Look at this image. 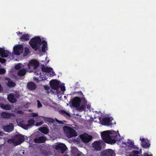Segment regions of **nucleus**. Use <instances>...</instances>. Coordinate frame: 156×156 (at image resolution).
<instances>
[{
    "instance_id": "1",
    "label": "nucleus",
    "mask_w": 156,
    "mask_h": 156,
    "mask_svg": "<svg viewBox=\"0 0 156 156\" xmlns=\"http://www.w3.org/2000/svg\"><path fill=\"white\" fill-rule=\"evenodd\" d=\"M101 137L103 141L106 143L112 144L115 143L118 138L117 133H112L110 131H106L102 132Z\"/></svg>"
},
{
    "instance_id": "2",
    "label": "nucleus",
    "mask_w": 156,
    "mask_h": 156,
    "mask_svg": "<svg viewBox=\"0 0 156 156\" xmlns=\"http://www.w3.org/2000/svg\"><path fill=\"white\" fill-rule=\"evenodd\" d=\"M41 41L39 36H36L31 38L29 43L32 48L36 51L39 49L41 45Z\"/></svg>"
},
{
    "instance_id": "3",
    "label": "nucleus",
    "mask_w": 156,
    "mask_h": 156,
    "mask_svg": "<svg viewBox=\"0 0 156 156\" xmlns=\"http://www.w3.org/2000/svg\"><path fill=\"white\" fill-rule=\"evenodd\" d=\"M39 62L37 60L35 59H33L30 60L27 66L28 68L31 69V72H34L35 73H37V74H41V72L39 70V71H36V70L37 68L39 67Z\"/></svg>"
},
{
    "instance_id": "4",
    "label": "nucleus",
    "mask_w": 156,
    "mask_h": 156,
    "mask_svg": "<svg viewBox=\"0 0 156 156\" xmlns=\"http://www.w3.org/2000/svg\"><path fill=\"white\" fill-rule=\"evenodd\" d=\"M24 141V136L20 134L16 135L12 139H10V142H12L15 146L20 144Z\"/></svg>"
},
{
    "instance_id": "5",
    "label": "nucleus",
    "mask_w": 156,
    "mask_h": 156,
    "mask_svg": "<svg viewBox=\"0 0 156 156\" xmlns=\"http://www.w3.org/2000/svg\"><path fill=\"white\" fill-rule=\"evenodd\" d=\"M64 129L66 132L67 136L69 138L77 136V134L76 131L70 127L66 126L64 127Z\"/></svg>"
},
{
    "instance_id": "6",
    "label": "nucleus",
    "mask_w": 156,
    "mask_h": 156,
    "mask_svg": "<svg viewBox=\"0 0 156 156\" xmlns=\"http://www.w3.org/2000/svg\"><path fill=\"white\" fill-rule=\"evenodd\" d=\"M55 148L59 153H63L66 150L67 147L65 144L60 143L55 146Z\"/></svg>"
},
{
    "instance_id": "7",
    "label": "nucleus",
    "mask_w": 156,
    "mask_h": 156,
    "mask_svg": "<svg viewBox=\"0 0 156 156\" xmlns=\"http://www.w3.org/2000/svg\"><path fill=\"white\" fill-rule=\"evenodd\" d=\"M23 50V47L21 44H18L13 48V51L15 54L19 55L20 53H22Z\"/></svg>"
},
{
    "instance_id": "8",
    "label": "nucleus",
    "mask_w": 156,
    "mask_h": 156,
    "mask_svg": "<svg viewBox=\"0 0 156 156\" xmlns=\"http://www.w3.org/2000/svg\"><path fill=\"white\" fill-rule=\"evenodd\" d=\"M50 85L51 89L54 90H57L60 87L59 82L56 80H53L51 81Z\"/></svg>"
},
{
    "instance_id": "9",
    "label": "nucleus",
    "mask_w": 156,
    "mask_h": 156,
    "mask_svg": "<svg viewBox=\"0 0 156 156\" xmlns=\"http://www.w3.org/2000/svg\"><path fill=\"white\" fill-rule=\"evenodd\" d=\"M71 101L73 107L75 108H78L80 105L81 99L79 97H76L71 100Z\"/></svg>"
},
{
    "instance_id": "10",
    "label": "nucleus",
    "mask_w": 156,
    "mask_h": 156,
    "mask_svg": "<svg viewBox=\"0 0 156 156\" xmlns=\"http://www.w3.org/2000/svg\"><path fill=\"white\" fill-rule=\"evenodd\" d=\"M80 138L83 142L86 143L89 142L92 139V136L87 134L84 133L81 135Z\"/></svg>"
},
{
    "instance_id": "11",
    "label": "nucleus",
    "mask_w": 156,
    "mask_h": 156,
    "mask_svg": "<svg viewBox=\"0 0 156 156\" xmlns=\"http://www.w3.org/2000/svg\"><path fill=\"white\" fill-rule=\"evenodd\" d=\"M34 123V120L33 119H30L28 120V124H25L22 122H20V126L24 129H27L29 126L33 125Z\"/></svg>"
},
{
    "instance_id": "12",
    "label": "nucleus",
    "mask_w": 156,
    "mask_h": 156,
    "mask_svg": "<svg viewBox=\"0 0 156 156\" xmlns=\"http://www.w3.org/2000/svg\"><path fill=\"white\" fill-rule=\"evenodd\" d=\"M114 151L111 149L103 151L101 153V156H113Z\"/></svg>"
},
{
    "instance_id": "13",
    "label": "nucleus",
    "mask_w": 156,
    "mask_h": 156,
    "mask_svg": "<svg viewBox=\"0 0 156 156\" xmlns=\"http://www.w3.org/2000/svg\"><path fill=\"white\" fill-rule=\"evenodd\" d=\"M46 137L45 136L37 137L34 139V142L36 143H43L46 140Z\"/></svg>"
},
{
    "instance_id": "14",
    "label": "nucleus",
    "mask_w": 156,
    "mask_h": 156,
    "mask_svg": "<svg viewBox=\"0 0 156 156\" xmlns=\"http://www.w3.org/2000/svg\"><path fill=\"white\" fill-rule=\"evenodd\" d=\"M99 120L103 125L107 126L112 125V124L110 122V119L109 117L103 118L101 120L100 119Z\"/></svg>"
},
{
    "instance_id": "15",
    "label": "nucleus",
    "mask_w": 156,
    "mask_h": 156,
    "mask_svg": "<svg viewBox=\"0 0 156 156\" xmlns=\"http://www.w3.org/2000/svg\"><path fill=\"white\" fill-rule=\"evenodd\" d=\"M140 140L141 141V145L143 147L145 148H148L150 145L149 141L147 139L144 138H140Z\"/></svg>"
},
{
    "instance_id": "16",
    "label": "nucleus",
    "mask_w": 156,
    "mask_h": 156,
    "mask_svg": "<svg viewBox=\"0 0 156 156\" xmlns=\"http://www.w3.org/2000/svg\"><path fill=\"white\" fill-rule=\"evenodd\" d=\"M92 147L97 151H100L102 148L101 142L99 141H95L92 144Z\"/></svg>"
},
{
    "instance_id": "17",
    "label": "nucleus",
    "mask_w": 156,
    "mask_h": 156,
    "mask_svg": "<svg viewBox=\"0 0 156 156\" xmlns=\"http://www.w3.org/2000/svg\"><path fill=\"white\" fill-rule=\"evenodd\" d=\"M27 86L28 89L30 90H34L37 87L36 84L32 82H30L28 83Z\"/></svg>"
},
{
    "instance_id": "18",
    "label": "nucleus",
    "mask_w": 156,
    "mask_h": 156,
    "mask_svg": "<svg viewBox=\"0 0 156 156\" xmlns=\"http://www.w3.org/2000/svg\"><path fill=\"white\" fill-rule=\"evenodd\" d=\"M8 52L4 48H0V56L3 58H6L8 56Z\"/></svg>"
},
{
    "instance_id": "19",
    "label": "nucleus",
    "mask_w": 156,
    "mask_h": 156,
    "mask_svg": "<svg viewBox=\"0 0 156 156\" xmlns=\"http://www.w3.org/2000/svg\"><path fill=\"white\" fill-rule=\"evenodd\" d=\"M71 151L75 156H80L81 155V153H80L78 148L76 147H73Z\"/></svg>"
},
{
    "instance_id": "20",
    "label": "nucleus",
    "mask_w": 156,
    "mask_h": 156,
    "mask_svg": "<svg viewBox=\"0 0 156 156\" xmlns=\"http://www.w3.org/2000/svg\"><path fill=\"white\" fill-rule=\"evenodd\" d=\"M30 38V36L28 34H22L20 37V40L23 41H27Z\"/></svg>"
},
{
    "instance_id": "21",
    "label": "nucleus",
    "mask_w": 156,
    "mask_h": 156,
    "mask_svg": "<svg viewBox=\"0 0 156 156\" xmlns=\"http://www.w3.org/2000/svg\"><path fill=\"white\" fill-rule=\"evenodd\" d=\"M41 44L43 45L42 46V51L43 52H46L47 48V42L45 40H43L42 41Z\"/></svg>"
},
{
    "instance_id": "22",
    "label": "nucleus",
    "mask_w": 156,
    "mask_h": 156,
    "mask_svg": "<svg viewBox=\"0 0 156 156\" xmlns=\"http://www.w3.org/2000/svg\"><path fill=\"white\" fill-rule=\"evenodd\" d=\"M123 144L126 146L133 148H136V146H134L133 142L130 140H129L127 143H124Z\"/></svg>"
},
{
    "instance_id": "23",
    "label": "nucleus",
    "mask_w": 156,
    "mask_h": 156,
    "mask_svg": "<svg viewBox=\"0 0 156 156\" xmlns=\"http://www.w3.org/2000/svg\"><path fill=\"white\" fill-rule=\"evenodd\" d=\"M17 96L16 95H14L13 94H10V103H14L17 101L16 98H18Z\"/></svg>"
},
{
    "instance_id": "24",
    "label": "nucleus",
    "mask_w": 156,
    "mask_h": 156,
    "mask_svg": "<svg viewBox=\"0 0 156 156\" xmlns=\"http://www.w3.org/2000/svg\"><path fill=\"white\" fill-rule=\"evenodd\" d=\"M41 70L44 72L50 73L52 71H53V69L50 67H42Z\"/></svg>"
},
{
    "instance_id": "25",
    "label": "nucleus",
    "mask_w": 156,
    "mask_h": 156,
    "mask_svg": "<svg viewBox=\"0 0 156 156\" xmlns=\"http://www.w3.org/2000/svg\"><path fill=\"white\" fill-rule=\"evenodd\" d=\"M39 130L41 132L44 134H47L48 133L49 131L48 129L45 127L40 128Z\"/></svg>"
},
{
    "instance_id": "26",
    "label": "nucleus",
    "mask_w": 156,
    "mask_h": 156,
    "mask_svg": "<svg viewBox=\"0 0 156 156\" xmlns=\"http://www.w3.org/2000/svg\"><path fill=\"white\" fill-rule=\"evenodd\" d=\"M26 72V70L25 69H23L19 71L17 73L18 76H24Z\"/></svg>"
},
{
    "instance_id": "27",
    "label": "nucleus",
    "mask_w": 156,
    "mask_h": 156,
    "mask_svg": "<svg viewBox=\"0 0 156 156\" xmlns=\"http://www.w3.org/2000/svg\"><path fill=\"white\" fill-rule=\"evenodd\" d=\"M0 106L1 108L5 110H10V105H5L3 103L0 104Z\"/></svg>"
},
{
    "instance_id": "28",
    "label": "nucleus",
    "mask_w": 156,
    "mask_h": 156,
    "mask_svg": "<svg viewBox=\"0 0 156 156\" xmlns=\"http://www.w3.org/2000/svg\"><path fill=\"white\" fill-rule=\"evenodd\" d=\"M59 113L64 116H70V114L66 112L65 111L63 110H59Z\"/></svg>"
},
{
    "instance_id": "29",
    "label": "nucleus",
    "mask_w": 156,
    "mask_h": 156,
    "mask_svg": "<svg viewBox=\"0 0 156 156\" xmlns=\"http://www.w3.org/2000/svg\"><path fill=\"white\" fill-rule=\"evenodd\" d=\"M1 116L4 118H9L10 117V113L3 112L1 113Z\"/></svg>"
},
{
    "instance_id": "30",
    "label": "nucleus",
    "mask_w": 156,
    "mask_h": 156,
    "mask_svg": "<svg viewBox=\"0 0 156 156\" xmlns=\"http://www.w3.org/2000/svg\"><path fill=\"white\" fill-rule=\"evenodd\" d=\"M139 152L138 151L133 150L130 154L129 156H140L138 154Z\"/></svg>"
},
{
    "instance_id": "31",
    "label": "nucleus",
    "mask_w": 156,
    "mask_h": 156,
    "mask_svg": "<svg viewBox=\"0 0 156 156\" xmlns=\"http://www.w3.org/2000/svg\"><path fill=\"white\" fill-rule=\"evenodd\" d=\"M44 121L45 122H48L51 123H53L54 122V120L52 118L47 117H46L44 118Z\"/></svg>"
},
{
    "instance_id": "32",
    "label": "nucleus",
    "mask_w": 156,
    "mask_h": 156,
    "mask_svg": "<svg viewBox=\"0 0 156 156\" xmlns=\"http://www.w3.org/2000/svg\"><path fill=\"white\" fill-rule=\"evenodd\" d=\"M22 64L21 63H18L15 66V68L16 69L18 70L20 69L22 67Z\"/></svg>"
},
{
    "instance_id": "33",
    "label": "nucleus",
    "mask_w": 156,
    "mask_h": 156,
    "mask_svg": "<svg viewBox=\"0 0 156 156\" xmlns=\"http://www.w3.org/2000/svg\"><path fill=\"white\" fill-rule=\"evenodd\" d=\"M86 106L85 105H82L78 107L79 111H82L84 110L85 109Z\"/></svg>"
},
{
    "instance_id": "34",
    "label": "nucleus",
    "mask_w": 156,
    "mask_h": 156,
    "mask_svg": "<svg viewBox=\"0 0 156 156\" xmlns=\"http://www.w3.org/2000/svg\"><path fill=\"white\" fill-rule=\"evenodd\" d=\"M29 50L28 48L27 47H25L24 48L25 55H28L29 54Z\"/></svg>"
},
{
    "instance_id": "35",
    "label": "nucleus",
    "mask_w": 156,
    "mask_h": 156,
    "mask_svg": "<svg viewBox=\"0 0 156 156\" xmlns=\"http://www.w3.org/2000/svg\"><path fill=\"white\" fill-rule=\"evenodd\" d=\"M3 129L4 131H10V125L4 126L3 128Z\"/></svg>"
},
{
    "instance_id": "36",
    "label": "nucleus",
    "mask_w": 156,
    "mask_h": 156,
    "mask_svg": "<svg viewBox=\"0 0 156 156\" xmlns=\"http://www.w3.org/2000/svg\"><path fill=\"white\" fill-rule=\"evenodd\" d=\"M6 72L5 70L3 68L0 69V74H4Z\"/></svg>"
},
{
    "instance_id": "37",
    "label": "nucleus",
    "mask_w": 156,
    "mask_h": 156,
    "mask_svg": "<svg viewBox=\"0 0 156 156\" xmlns=\"http://www.w3.org/2000/svg\"><path fill=\"white\" fill-rule=\"evenodd\" d=\"M81 101L85 105H86L87 103V101L84 98H82L81 99Z\"/></svg>"
},
{
    "instance_id": "38",
    "label": "nucleus",
    "mask_w": 156,
    "mask_h": 156,
    "mask_svg": "<svg viewBox=\"0 0 156 156\" xmlns=\"http://www.w3.org/2000/svg\"><path fill=\"white\" fill-rule=\"evenodd\" d=\"M16 85L15 83L10 80V87H15Z\"/></svg>"
},
{
    "instance_id": "39",
    "label": "nucleus",
    "mask_w": 156,
    "mask_h": 156,
    "mask_svg": "<svg viewBox=\"0 0 156 156\" xmlns=\"http://www.w3.org/2000/svg\"><path fill=\"white\" fill-rule=\"evenodd\" d=\"M44 89L47 91L49 90L50 89V87L47 85H44Z\"/></svg>"
},
{
    "instance_id": "40",
    "label": "nucleus",
    "mask_w": 156,
    "mask_h": 156,
    "mask_svg": "<svg viewBox=\"0 0 156 156\" xmlns=\"http://www.w3.org/2000/svg\"><path fill=\"white\" fill-rule=\"evenodd\" d=\"M6 62V60L4 58H0V62L2 63H4Z\"/></svg>"
},
{
    "instance_id": "41",
    "label": "nucleus",
    "mask_w": 156,
    "mask_h": 156,
    "mask_svg": "<svg viewBox=\"0 0 156 156\" xmlns=\"http://www.w3.org/2000/svg\"><path fill=\"white\" fill-rule=\"evenodd\" d=\"M37 107L38 108H39L41 107L42 106V105L41 103L40 102V101L38 100L37 101Z\"/></svg>"
},
{
    "instance_id": "42",
    "label": "nucleus",
    "mask_w": 156,
    "mask_h": 156,
    "mask_svg": "<svg viewBox=\"0 0 156 156\" xmlns=\"http://www.w3.org/2000/svg\"><path fill=\"white\" fill-rule=\"evenodd\" d=\"M38 116V115L35 113H32L31 114V116L33 117H36Z\"/></svg>"
},
{
    "instance_id": "43",
    "label": "nucleus",
    "mask_w": 156,
    "mask_h": 156,
    "mask_svg": "<svg viewBox=\"0 0 156 156\" xmlns=\"http://www.w3.org/2000/svg\"><path fill=\"white\" fill-rule=\"evenodd\" d=\"M60 88L61 90L62 91H64L66 89H65V86H60Z\"/></svg>"
},
{
    "instance_id": "44",
    "label": "nucleus",
    "mask_w": 156,
    "mask_h": 156,
    "mask_svg": "<svg viewBox=\"0 0 156 156\" xmlns=\"http://www.w3.org/2000/svg\"><path fill=\"white\" fill-rule=\"evenodd\" d=\"M42 122H37L36 123V125L37 126H39L42 125Z\"/></svg>"
},
{
    "instance_id": "45",
    "label": "nucleus",
    "mask_w": 156,
    "mask_h": 156,
    "mask_svg": "<svg viewBox=\"0 0 156 156\" xmlns=\"http://www.w3.org/2000/svg\"><path fill=\"white\" fill-rule=\"evenodd\" d=\"M8 80V83H7V86L9 87H10V78H8L6 79Z\"/></svg>"
},
{
    "instance_id": "46",
    "label": "nucleus",
    "mask_w": 156,
    "mask_h": 156,
    "mask_svg": "<svg viewBox=\"0 0 156 156\" xmlns=\"http://www.w3.org/2000/svg\"><path fill=\"white\" fill-rule=\"evenodd\" d=\"M144 156H152V154H149L148 153H145L144 154Z\"/></svg>"
},
{
    "instance_id": "47",
    "label": "nucleus",
    "mask_w": 156,
    "mask_h": 156,
    "mask_svg": "<svg viewBox=\"0 0 156 156\" xmlns=\"http://www.w3.org/2000/svg\"><path fill=\"white\" fill-rule=\"evenodd\" d=\"M13 129V126L12 123H10V131H12Z\"/></svg>"
},
{
    "instance_id": "48",
    "label": "nucleus",
    "mask_w": 156,
    "mask_h": 156,
    "mask_svg": "<svg viewBox=\"0 0 156 156\" xmlns=\"http://www.w3.org/2000/svg\"><path fill=\"white\" fill-rule=\"evenodd\" d=\"M51 72V73H50V76H53L55 75V73L53 71H52Z\"/></svg>"
},
{
    "instance_id": "49",
    "label": "nucleus",
    "mask_w": 156,
    "mask_h": 156,
    "mask_svg": "<svg viewBox=\"0 0 156 156\" xmlns=\"http://www.w3.org/2000/svg\"><path fill=\"white\" fill-rule=\"evenodd\" d=\"M56 121L57 122L59 123H61V124H62L63 123V122L62 121H60L58 120H57V119H56Z\"/></svg>"
},
{
    "instance_id": "50",
    "label": "nucleus",
    "mask_w": 156,
    "mask_h": 156,
    "mask_svg": "<svg viewBox=\"0 0 156 156\" xmlns=\"http://www.w3.org/2000/svg\"><path fill=\"white\" fill-rule=\"evenodd\" d=\"M7 99L9 101H10V94L8 95Z\"/></svg>"
},
{
    "instance_id": "51",
    "label": "nucleus",
    "mask_w": 156,
    "mask_h": 156,
    "mask_svg": "<svg viewBox=\"0 0 156 156\" xmlns=\"http://www.w3.org/2000/svg\"><path fill=\"white\" fill-rule=\"evenodd\" d=\"M3 90L2 88V87L1 85L0 84V92L2 91Z\"/></svg>"
},
{
    "instance_id": "52",
    "label": "nucleus",
    "mask_w": 156,
    "mask_h": 156,
    "mask_svg": "<svg viewBox=\"0 0 156 156\" xmlns=\"http://www.w3.org/2000/svg\"><path fill=\"white\" fill-rule=\"evenodd\" d=\"M17 113H23V112L22 111H17Z\"/></svg>"
},
{
    "instance_id": "53",
    "label": "nucleus",
    "mask_w": 156,
    "mask_h": 156,
    "mask_svg": "<svg viewBox=\"0 0 156 156\" xmlns=\"http://www.w3.org/2000/svg\"><path fill=\"white\" fill-rule=\"evenodd\" d=\"M13 77L15 79H18V77L16 76H13Z\"/></svg>"
},
{
    "instance_id": "54",
    "label": "nucleus",
    "mask_w": 156,
    "mask_h": 156,
    "mask_svg": "<svg viewBox=\"0 0 156 156\" xmlns=\"http://www.w3.org/2000/svg\"><path fill=\"white\" fill-rule=\"evenodd\" d=\"M18 34H22V32H18L17 33Z\"/></svg>"
},
{
    "instance_id": "55",
    "label": "nucleus",
    "mask_w": 156,
    "mask_h": 156,
    "mask_svg": "<svg viewBox=\"0 0 156 156\" xmlns=\"http://www.w3.org/2000/svg\"><path fill=\"white\" fill-rule=\"evenodd\" d=\"M78 92L80 93L82 95H83V93L81 91H79Z\"/></svg>"
},
{
    "instance_id": "56",
    "label": "nucleus",
    "mask_w": 156,
    "mask_h": 156,
    "mask_svg": "<svg viewBox=\"0 0 156 156\" xmlns=\"http://www.w3.org/2000/svg\"><path fill=\"white\" fill-rule=\"evenodd\" d=\"M9 142H10V139H9L8 140V143H9Z\"/></svg>"
},
{
    "instance_id": "57",
    "label": "nucleus",
    "mask_w": 156,
    "mask_h": 156,
    "mask_svg": "<svg viewBox=\"0 0 156 156\" xmlns=\"http://www.w3.org/2000/svg\"><path fill=\"white\" fill-rule=\"evenodd\" d=\"M64 156H69L67 154H66Z\"/></svg>"
},
{
    "instance_id": "58",
    "label": "nucleus",
    "mask_w": 156,
    "mask_h": 156,
    "mask_svg": "<svg viewBox=\"0 0 156 156\" xmlns=\"http://www.w3.org/2000/svg\"><path fill=\"white\" fill-rule=\"evenodd\" d=\"M10 117H11L12 115V114L11 113H10Z\"/></svg>"
},
{
    "instance_id": "59",
    "label": "nucleus",
    "mask_w": 156,
    "mask_h": 156,
    "mask_svg": "<svg viewBox=\"0 0 156 156\" xmlns=\"http://www.w3.org/2000/svg\"><path fill=\"white\" fill-rule=\"evenodd\" d=\"M118 134L119 135V136H120V135L119 134V133H118Z\"/></svg>"
},
{
    "instance_id": "60",
    "label": "nucleus",
    "mask_w": 156,
    "mask_h": 156,
    "mask_svg": "<svg viewBox=\"0 0 156 156\" xmlns=\"http://www.w3.org/2000/svg\"><path fill=\"white\" fill-rule=\"evenodd\" d=\"M1 132H0V135H1Z\"/></svg>"
},
{
    "instance_id": "61",
    "label": "nucleus",
    "mask_w": 156,
    "mask_h": 156,
    "mask_svg": "<svg viewBox=\"0 0 156 156\" xmlns=\"http://www.w3.org/2000/svg\"><path fill=\"white\" fill-rule=\"evenodd\" d=\"M10 109H11V105H10Z\"/></svg>"
}]
</instances>
